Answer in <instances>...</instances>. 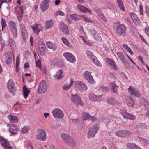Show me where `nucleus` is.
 Here are the masks:
<instances>
[{"label":"nucleus","instance_id":"680f3d73","mask_svg":"<svg viewBox=\"0 0 149 149\" xmlns=\"http://www.w3.org/2000/svg\"><path fill=\"white\" fill-rule=\"evenodd\" d=\"M145 10L147 15L149 17V6H146Z\"/></svg>","mask_w":149,"mask_h":149},{"label":"nucleus","instance_id":"39448f33","mask_svg":"<svg viewBox=\"0 0 149 149\" xmlns=\"http://www.w3.org/2000/svg\"><path fill=\"white\" fill-rule=\"evenodd\" d=\"M86 53L88 57L91 59L93 62L97 66H101V64L100 61L97 60V58L94 56L91 51L88 50H87Z\"/></svg>","mask_w":149,"mask_h":149},{"label":"nucleus","instance_id":"f8f14e48","mask_svg":"<svg viewBox=\"0 0 149 149\" xmlns=\"http://www.w3.org/2000/svg\"><path fill=\"white\" fill-rule=\"evenodd\" d=\"M6 63L8 64H10L12 62L13 57L12 54L10 51L6 52L4 55Z\"/></svg>","mask_w":149,"mask_h":149},{"label":"nucleus","instance_id":"393cba45","mask_svg":"<svg viewBox=\"0 0 149 149\" xmlns=\"http://www.w3.org/2000/svg\"><path fill=\"white\" fill-rule=\"evenodd\" d=\"M8 118L9 121L13 123H17L18 120V118L15 116H12L9 115Z\"/></svg>","mask_w":149,"mask_h":149},{"label":"nucleus","instance_id":"338daca9","mask_svg":"<svg viewBox=\"0 0 149 149\" xmlns=\"http://www.w3.org/2000/svg\"><path fill=\"white\" fill-rule=\"evenodd\" d=\"M122 62L124 64V65L126 66H128L129 65L128 62L127 61L126 59H125V60L124 61V62L122 61Z\"/></svg>","mask_w":149,"mask_h":149},{"label":"nucleus","instance_id":"052dcab7","mask_svg":"<svg viewBox=\"0 0 149 149\" xmlns=\"http://www.w3.org/2000/svg\"><path fill=\"white\" fill-rule=\"evenodd\" d=\"M139 10L140 12V14L141 15L143 14V7L141 4H140L139 5Z\"/></svg>","mask_w":149,"mask_h":149},{"label":"nucleus","instance_id":"69168bd1","mask_svg":"<svg viewBox=\"0 0 149 149\" xmlns=\"http://www.w3.org/2000/svg\"><path fill=\"white\" fill-rule=\"evenodd\" d=\"M82 16L83 17H82V19H83V20L86 22H90V20L86 17H84L83 15H82Z\"/></svg>","mask_w":149,"mask_h":149},{"label":"nucleus","instance_id":"20e7f679","mask_svg":"<svg viewBox=\"0 0 149 149\" xmlns=\"http://www.w3.org/2000/svg\"><path fill=\"white\" fill-rule=\"evenodd\" d=\"M61 136L65 142L72 147L74 146L75 142L73 139L68 134L63 133L61 134Z\"/></svg>","mask_w":149,"mask_h":149},{"label":"nucleus","instance_id":"f3484780","mask_svg":"<svg viewBox=\"0 0 149 149\" xmlns=\"http://www.w3.org/2000/svg\"><path fill=\"white\" fill-rule=\"evenodd\" d=\"M49 4V0H43L40 6L42 12H44L48 9Z\"/></svg>","mask_w":149,"mask_h":149},{"label":"nucleus","instance_id":"f03ea898","mask_svg":"<svg viewBox=\"0 0 149 149\" xmlns=\"http://www.w3.org/2000/svg\"><path fill=\"white\" fill-rule=\"evenodd\" d=\"M76 89L80 92L86 91L87 90V85L83 82L81 81H77L74 84Z\"/></svg>","mask_w":149,"mask_h":149},{"label":"nucleus","instance_id":"cd10ccee","mask_svg":"<svg viewBox=\"0 0 149 149\" xmlns=\"http://www.w3.org/2000/svg\"><path fill=\"white\" fill-rule=\"evenodd\" d=\"M46 45L47 47L49 49H52L53 51L56 50L57 48V46L55 44H53L49 41L47 42Z\"/></svg>","mask_w":149,"mask_h":149},{"label":"nucleus","instance_id":"ea45409f","mask_svg":"<svg viewBox=\"0 0 149 149\" xmlns=\"http://www.w3.org/2000/svg\"><path fill=\"white\" fill-rule=\"evenodd\" d=\"M70 81H71V83L69 84V85H68L66 86L65 85H64L63 86V89L64 90H68L70 88L71 86H72V85L73 84V82H74V81H73V79H70Z\"/></svg>","mask_w":149,"mask_h":149},{"label":"nucleus","instance_id":"4c0bfd02","mask_svg":"<svg viewBox=\"0 0 149 149\" xmlns=\"http://www.w3.org/2000/svg\"><path fill=\"white\" fill-rule=\"evenodd\" d=\"M125 130L120 131L116 133V135L118 136L122 137H125Z\"/></svg>","mask_w":149,"mask_h":149},{"label":"nucleus","instance_id":"9b49d317","mask_svg":"<svg viewBox=\"0 0 149 149\" xmlns=\"http://www.w3.org/2000/svg\"><path fill=\"white\" fill-rule=\"evenodd\" d=\"M7 86L10 92L12 93L13 95L15 96L16 89L15 87L14 83L12 80L10 79L9 80L7 83Z\"/></svg>","mask_w":149,"mask_h":149},{"label":"nucleus","instance_id":"e433bc0d","mask_svg":"<svg viewBox=\"0 0 149 149\" xmlns=\"http://www.w3.org/2000/svg\"><path fill=\"white\" fill-rule=\"evenodd\" d=\"M111 85V88L112 91L114 93H117L118 86L116 85L114 83H112Z\"/></svg>","mask_w":149,"mask_h":149},{"label":"nucleus","instance_id":"aec40b11","mask_svg":"<svg viewBox=\"0 0 149 149\" xmlns=\"http://www.w3.org/2000/svg\"><path fill=\"white\" fill-rule=\"evenodd\" d=\"M106 60L107 64L109 66H111V68H112L115 70H118V68L117 67V65L115 62L113 60L108 58H106Z\"/></svg>","mask_w":149,"mask_h":149},{"label":"nucleus","instance_id":"4be33fe9","mask_svg":"<svg viewBox=\"0 0 149 149\" xmlns=\"http://www.w3.org/2000/svg\"><path fill=\"white\" fill-rule=\"evenodd\" d=\"M82 118L84 120H91L92 121H95L96 119L94 117H91L88 113H82Z\"/></svg>","mask_w":149,"mask_h":149},{"label":"nucleus","instance_id":"ddd939ff","mask_svg":"<svg viewBox=\"0 0 149 149\" xmlns=\"http://www.w3.org/2000/svg\"><path fill=\"white\" fill-rule=\"evenodd\" d=\"M0 143L1 146L5 149H13V148L10 146V144L7 140L1 136H0Z\"/></svg>","mask_w":149,"mask_h":149},{"label":"nucleus","instance_id":"e2e57ef3","mask_svg":"<svg viewBox=\"0 0 149 149\" xmlns=\"http://www.w3.org/2000/svg\"><path fill=\"white\" fill-rule=\"evenodd\" d=\"M99 17L104 21L105 22H106L107 21V19L105 18V16L103 14H101Z\"/></svg>","mask_w":149,"mask_h":149},{"label":"nucleus","instance_id":"7c9ffc66","mask_svg":"<svg viewBox=\"0 0 149 149\" xmlns=\"http://www.w3.org/2000/svg\"><path fill=\"white\" fill-rule=\"evenodd\" d=\"M61 40L65 45L68 46L69 48H71L72 47V46L69 43L68 40L65 37H62L61 38Z\"/></svg>","mask_w":149,"mask_h":149},{"label":"nucleus","instance_id":"4468645a","mask_svg":"<svg viewBox=\"0 0 149 149\" xmlns=\"http://www.w3.org/2000/svg\"><path fill=\"white\" fill-rule=\"evenodd\" d=\"M71 99L73 102L77 105L82 104L81 103L80 97L77 94L75 95L72 94Z\"/></svg>","mask_w":149,"mask_h":149},{"label":"nucleus","instance_id":"c85d7f7f","mask_svg":"<svg viewBox=\"0 0 149 149\" xmlns=\"http://www.w3.org/2000/svg\"><path fill=\"white\" fill-rule=\"evenodd\" d=\"M23 95L24 98L26 99L28 96L29 93L30 92V90H28L26 86L24 85L23 87Z\"/></svg>","mask_w":149,"mask_h":149},{"label":"nucleus","instance_id":"37998d69","mask_svg":"<svg viewBox=\"0 0 149 149\" xmlns=\"http://www.w3.org/2000/svg\"><path fill=\"white\" fill-rule=\"evenodd\" d=\"M88 31L90 33V34L93 36L97 33L95 30V29L93 27H91L89 28L88 29Z\"/></svg>","mask_w":149,"mask_h":149},{"label":"nucleus","instance_id":"2eb2a0df","mask_svg":"<svg viewBox=\"0 0 149 149\" xmlns=\"http://www.w3.org/2000/svg\"><path fill=\"white\" fill-rule=\"evenodd\" d=\"M63 55L67 61H69L71 63H73L76 61L75 57L70 53L69 52L64 53L63 54Z\"/></svg>","mask_w":149,"mask_h":149},{"label":"nucleus","instance_id":"3c124183","mask_svg":"<svg viewBox=\"0 0 149 149\" xmlns=\"http://www.w3.org/2000/svg\"><path fill=\"white\" fill-rule=\"evenodd\" d=\"M29 130L28 127H24L21 129V132L22 133L24 134L27 133Z\"/></svg>","mask_w":149,"mask_h":149},{"label":"nucleus","instance_id":"5701e85b","mask_svg":"<svg viewBox=\"0 0 149 149\" xmlns=\"http://www.w3.org/2000/svg\"><path fill=\"white\" fill-rule=\"evenodd\" d=\"M77 7L78 9L81 11L84 12H88L89 13V14H92L91 11L90 10L82 5H77Z\"/></svg>","mask_w":149,"mask_h":149},{"label":"nucleus","instance_id":"7ed1b4c3","mask_svg":"<svg viewBox=\"0 0 149 149\" xmlns=\"http://www.w3.org/2000/svg\"><path fill=\"white\" fill-rule=\"evenodd\" d=\"M98 129V126L97 125H95L93 127H90L87 134V137L88 138L94 137L97 132Z\"/></svg>","mask_w":149,"mask_h":149},{"label":"nucleus","instance_id":"09e8293b","mask_svg":"<svg viewBox=\"0 0 149 149\" xmlns=\"http://www.w3.org/2000/svg\"><path fill=\"white\" fill-rule=\"evenodd\" d=\"M127 105L130 107H133L134 104V102L133 100L129 98L128 101Z\"/></svg>","mask_w":149,"mask_h":149},{"label":"nucleus","instance_id":"13d9d810","mask_svg":"<svg viewBox=\"0 0 149 149\" xmlns=\"http://www.w3.org/2000/svg\"><path fill=\"white\" fill-rule=\"evenodd\" d=\"M41 56H45L46 53V49H39Z\"/></svg>","mask_w":149,"mask_h":149},{"label":"nucleus","instance_id":"c9c22d12","mask_svg":"<svg viewBox=\"0 0 149 149\" xmlns=\"http://www.w3.org/2000/svg\"><path fill=\"white\" fill-rule=\"evenodd\" d=\"M117 55L120 59L122 61H124L126 59L123 53L121 52H119L117 53Z\"/></svg>","mask_w":149,"mask_h":149},{"label":"nucleus","instance_id":"79ce46f5","mask_svg":"<svg viewBox=\"0 0 149 149\" xmlns=\"http://www.w3.org/2000/svg\"><path fill=\"white\" fill-rule=\"evenodd\" d=\"M95 39L97 41L101 42L102 40V38L100 35L97 32L93 36Z\"/></svg>","mask_w":149,"mask_h":149},{"label":"nucleus","instance_id":"2f4dec72","mask_svg":"<svg viewBox=\"0 0 149 149\" xmlns=\"http://www.w3.org/2000/svg\"><path fill=\"white\" fill-rule=\"evenodd\" d=\"M122 46L126 51L130 53L131 55H133V52L127 45L123 44V45Z\"/></svg>","mask_w":149,"mask_h":149},{"label":"nucleus","instance_id":"a878e982","mask_svg":"<svg viewBox=\"0 0 149 149\" xmlns=\"http://www.w3.org/2000/svg\"><path fill=\"white\" fill-rule=\"evenodd\" d=\"M70 17L72 20H74L81 19L83 17L82 15H79L76 14L70 15Z\"/></svg>","mask_w":149,"mask_h":149},{"label":"nucleus","instance_id":"dca6fc26","mask_svg":"<svg viewBox=\"0 0 149 149\" xmlns=\"http://www.w3.org/2000/svg\"><path fill=\"white\" fill-rule=\"evenodd\" d=\"M20 26L21 34L24 40H25L27 38L28 34L26 26L24 24L22 23L20 24Z\"/></svg>","mask_w":149,"mask_h":149},{"label":"nucleus","instance_id":"6ab92c4d","mask_svg":"<svg viewBox=\"0 0 149 149\" xmlns=\"http://www.w3.org/2000/svg\"><path fill=\"white\" fill-rule=\"evenodd\" d=\"M60 29L66 35H69V31L67 25L63 23H60Z\"/></svg>","mask_w":149,"mask_h":149},{"label":"nucleus","instance_id":"6e6552de","mask_svg":"<svg viewBox=\"0 0 149 149\" xmlns=\"http://www.w3.org/2000/svg\"><path fill=\"white\" fill-rule=\"evenodd\" d=\"M91 72L88 71H85L83 74V76L89 83L93 84H95V81L91 74Z\"/></svg>","mask_w":149,"mask_h":149},{"label":"nucleus","instance_id":"58836bf2","mask_svg":"<svg viewBox=\"0 0 149 149\" xmlns=\"http://www.w3.org/2000/svg\"><path fill=\"white\" fill-rule=\"evenodd\" d=\"M9 45L12 48H14L15 47V43L14 40L10 38L8 40Z\"/></svg>","mask_w":149,"mask_h":149},{"label":"nucleus","instance_id":"a211bd4d","mask_svg":"<svg viewBox=\"0 0 149 149\" xmlns=\"http://www.w3.org/2000/svg\"><path fill=\"white\" fill-rule=\"evenodd\" d=\"M129 92L132 95L139 97L140 96L141 94L139 91L135 88L130 86L128 89Z\"/></svg>","mask_w":149,"mask_h":149},{"label":"nucleus","instance_id":"473e14b6","mask_svg":"<svg viewBox=\"0 0 149 149\" xmlns=\"http://www.w3.org/2000/svg\"><path fill=\"white\" fill-rule=\"evenodd\" d=\"M37 25V24L36 23L34 24L33 26L31 25V26L34 33L37 34H38L39 32L41 31V30L38 29V27L36 26Z\"/></svg>","mask_w":149,"mask_h":149},{"label":"nucleus","instance_id":"bb28decb","mask_svg":"<svg viewBox=\"0 0 149 149\" xmlns=\"http://www.w3.org/2000/svg\"><path fill=\"white\" fill-rule=\"evenodd\" d=\"M54 24V22L52 20L47 21L45 23V27L47 30L52 26Z\"/></svg>","mask_w":149,"mask_h":149},{"label":"nucleus","instance_id":"6e6d98bb","mask_svg":"<svg viewBox=\"0 0 149 149\" xmlns=\"http://www.w3.org/2000/svg\"><path fill=\"white\" fill-rule=\"evenodd\" d=\"M131 17L132 20L136 19H137L138 17L137 15L133 13H130Z\"/></svg>","mask_w":149,"mask_h":149},{"label":"nucleus","instance_id":"a19ab883","mask_svg":"<svg viewBox=\"0 0 149 149\" xmlns=\"http://www.w3.org/2000/svg\"><path fill=\"white\" fill-rule=\"evenodd\" d=\"M138 126L139 127V128H140L142 130H143L146 129L147 127V125L145 123H139Z\"/></svg>","mask_w":149,"mask_h":149},{"label":"nucleus","instance_id":"5fc2aeb1","mask_svg":"<svg viewBox=\"0 0 149 149\" xmlns=\"http://www.w3.org/2000/svg\"><path fill=\"white\" fill-rule=\"evenodd\" d=\"M134 22L136 25H139L141 24V22L138 18L132 20Z\"/></svg>","mask_w":149,"mask_h":149},{"label":"nucleus","instance_id":"0eeeda50","mask_svg":"<svg viewBox=\"0 0 149 149\" xmlns=\"http://www.w3.org/2000/svg\"><path fill=\"white\" fill-rule=\"evenodd\" d=\"M52 113L54 117L55 118L60 119L63 117V111L58 108H55L52 110Z\"/></svg>","mask_w":149,"mask_h":149},{"label":"nucleus","instance_id":"f257e3e1","mask_svg":"<svg viewBox=\"0 0 149 149\" xmlns=\"http://www.w3.org/2000/svg\"><path fill=\"white\" fill-rule=\"evenodd\" d=\"M127 30V28L125 25L120 24L116 28V33L118 36H124L126 35V32Z\"/></svg>","mask_w":149,"mask_h":149},{"label":"nucleus","instance_id":"8fccbe9b","mask_svg":"<svg viewBox=\"0 0 149 149\" xmlns=\"http://www.w3.org/2000/svg\"><path fill=\"white\" fill-rule=\"evenodd\" d=\"M1 25L2 26V31H3L4 28L7 26L6 22L5 20L2 18L1 21Z\"/></svg>","mask_w":149,"mask_h":149},{"label":"nucleus","instance_id":"9d476101","mask_svg":"<svg viewBox=\"0 0 149 149\" xmlns=\"http://www.w3.org/2000/svg\"><path fill=\"white\" fill-rule=\"evenodd\" d=\"M9 26L10 30L13 33L14 37V38L17 37V32L15 23L13 21H10L9 23Z\"/></svg>","mask_w":149,"mask_h":149},{"label":"nucleus","instance_id":"f704fd0d","mask_svg":"<svg viewBox=\"0 0 149 149\" xmlns=\"http://www.w3.org/2000/svg\"><path fill=\"white\" fill-rule=\"evenodd\" d=\"M107 101L109 103L113 105L118 104H119L118 101L113 98L108 100Z\"/></svg>","mask_w":149,"mask_h":149},{"label":"nucleus","instance_id":"423d86ee","mask_svg":"<svg viewBox=\"0 0 149 149\" xmlns=\"http://www.w3.org/2000/svg\"><path fill=\"white\" fill-rule=\"evenodd\" d=\"M47 90V87L45 81L43 80L39 83V87L37 91L39 94H42L45 92Z\"/></svg>","mask_w":149,"mask_h":149},{"label":"nucleus","instance_id":"774afa93","mask_svg":"<svg viewBox=\"0 0 149 149\" xmlns=\"http://www.w3.org/2000/svg\"><path fill=\"white\" fill-rule=\"evenodd\" d=\"M145 31L146 33L147 34L149 37V27H148V28H145Z\"/></svg>","mask_w":149,"mask_h":149},{"label":"nucleus","instance_id":"864d4df0","mask_svg":"<svg viewBox=\"0 0 149 149\" xmlns=\"http://www.w3.org/2000/svg\"><path fill=\"white\" fill-rule=\"evenodd\" d=\"M137 139H139L142 142H144L146 144H148L147 140L144 138L139 137H137Z\"/></svg>","mask_w":149,"mask_h":149},{"label":"nucleus","instance_id":"412c9836","mask_svg":"<svg viewBox=\"0 0 149 149\" xmlns=\"http://www.w3.org/2000/svg\"><path fill=\"white\" fill-rule=\"evenodd\" d=\"M124 112H121V113L124 118L128 119L134 120L135 119V116H133L126 112L125 109H124Z\"/></svg>","mask_w":149,"mask_h":149},{"label":"nucleus","instance_id":"c756f323","mask_svg":"<svg viewBox=\"0 0 149 149\" xmlns=\"http://www.w3.org/2000/svg\"><path fill=\"white\" fill-rule=\"evenodd\" d=\"M127 146L129 149H141L136 144L132 143H128Z\"/></svg>","mask_w":149,"mask_h":149},{"label":"nucleus","instance_id":"bf43d9fd","mask_svg":"<svg viewBox=\"0 0 149 149\" xmlns=\"http://www.w3.org/2000/svg\"><path fill=\"white\" fill-rule=\"evenodd\" d=\"M125 137L129 136L131 134L132 132L128 131L125 130Z\"/></svg>","mask_w":149,"mask_h":149},{"label":"nucleus","instance_id":"72a5a7b5","mask_svg":"<svg viewBox=\"0 0 149 149\" xmlns=\"http://www.w3.org/2000/svg\"><path fill=\"white\" fill-rule=\"evenodd\" d=\"M120 9L123 11H125V7L123 2L121 0H116Z\"/></svg>","mask_w":149,"mask_h":149},{"label":"nucleus","instance_id":"c03bdc74","mask_svg":"<svg viewBox=\"0 0 149 149\" xmlns=\"http://www.w3.org/2000/svg\"><path fill=\"white\" fill-rule=\"evenodd\" d=\"M97 97V96L95 95L92 93H91L89 94V98L91 101H95L96 100H97V99H96Z\"/></svg>","mask_w":149,"mask_h":149},{"label":"nucleus","instance_id":"1a4fd4ad","mask_svg":"<svg viewBox=\"0 0 149 149\" xmlns=\"http://www.w3.org/2000/svg\"><path fill=\"white\" fill-rule=\"evenodd\" d=\"M38 134L36 136L37 139H41L43 141H45L46 139V133L45 131L42 129H39L38 130Z\"/></svg>","mask_w":149,"mask_h":149},{"label":"nucleus","instance_id":"49530a36","mask_svg":"<svg viewBox=\"0 0 149 149\" xmlns=\"http://www.w3.org/2000/svg\"><path fill=\"white\" fill-rule=\"evenodd\" d=\"M10 128L9 129V131L10 132H12V131L11 130V129H13V127L14 128L15 130L16 131H18L19 129L18 127L16 126L15 125L13 124H11L10 126Z\"/></svg>","mask_w":149,"mask_h":149},{"label":"nucleus","instance_id":"0e129e2a","mask_svg":"<svg viewBox=\"0 0 149 149\" xmlns=\"http://www.w3.org/2000/svg\"><path fill=\"white\" fill-rule=\"evenodd\" d=\"M120 74L122 77H124V78L125 79L127 80L128 79L127 77L126 76L125 74L124 73L121 72L120 73Z\"/></svg>","mask_w":149,"mask_h":149},{"label":"nucleus","instance_id":"603ef678","mask_svg":"<svg viewBox=\"0 0 149 149\" xmlns=\"http://www.w3.org/2000/svg\"><path fill=\"white\" fill-rule=\"evenodd\" d=\"M54 15L55 16H58V15H61V16H64L65 14L64 13L62 12L61 11H58L54 13Z\"/></svg>","mask_w":149,"mask_h":149},{"label":"nucleus","instance_id":"a18cd8bd","mask_svg":"<svg viewBox=\"0 0 149 149\" xmlns=\"http://www.w3.org/2000/svg\"><path fill=\"white\" fill-rule=\"evenodd\" d=\"M19 56L17 57L16 58V71L17 72H18L19 70Z\"/></svg>","mask_w":149,"mask_h":149},{"label":"nucleus","instance_id":"b1692460","mask_svg":"<svg viewBox=\"0 0 149 149\" xmlns=\"http://www.w3.org/2000/svg\"><path fill=\"white\" fill-rule=\"evenodd\" d=\"M54 78L56 79H61L63 77V72L61 70H58L56 72V74L54 75Z\"/></svg>","mask_w":149,"mask_h":149},{"label":"nucleus","instance_id":"de8ad7c7","mask_svg":"<svg viewBox=\"0 0 149 149\" xmlns=\"http://www.w3.org/2000/svg\"><path fill=\"white\" fill-rule=\"evenodd\" d=\"M40 44L39 43L38 44V47L39 49H46V47L45 44L43 42H41Z\"/></svg>","mask_w":149,"mask_h":149},{"label":"nucleus","instance_id":"4d7b16f0","mask_svg":"<svg viewBox=\"0 0 149 149\" xmlns=\"http://www.w3.org/2000/svg\"><path fill=\"white\" fill-rule=\"evenodd\" d=\"M36 64L37 67H38L40 68H41V64L40 60L39 59H38L36 62Z\"/></svg>","mask_w":149,"mask_h":149}]
</instances>
